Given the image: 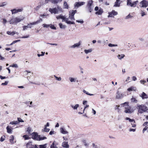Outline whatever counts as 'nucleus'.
<instances>
[{"label":"nucleus","mask_w":148,"mask_h":148,"mask_svg":"<svg viewBox=\"0 0 148 148\" xmlns=\"http://www.w3.org/2000/svg\"><path fill=\"white\" fill-rule=\"evenodd\" d=\"M77 12L76 10H72L70 11L69 12V16L68 18H66L65 16H63L60 14L56 16L57 19L60 18L62 19V21H65L67 24H75L74 22L71 21L69 20L70 19L72 21H74L75 19L74 17V15Z\"/></svg>","instance_id":"f257e3e1"},{"label":"nucleus","mask_w":148,"mask_h":148,"mask_svg":"<svg viewBox=\"0 0 148 148\" xmlns=\"http://www.w3.org/2000/svg\"><path fill=\"white\" fill-rule=\"evenodd\" d=\"M49 11L51 14H59L63 12L62 8L59 6L54 8H50L49 9Z\"/></svg>","instance_id":"f03ea898"},{"label":"nucleus","mask_w":148,"mask_h":148,"mask_svg":"<svg viewBox=\"0 0 148 148\" xmlns=\"http://www.w3.org/2000/svg\"><path fill=\"white\" fill-rule=\"evenodd\" d=\"M137 109H138V113L142 114L144 112L147 111L148 110L147 107L145 105L143 104L138 105Z\"/></svg>","instance_id":"7ed1b4c3"},{"label":"nucleus","mask_w":148,"mask_h":148,"mask_svg":"<svg viewBox=\"0 0 148 148\" xmlns=\"http://www.w3.org/2000/svg\"><path fill=\"white\" fill-rule=\"evenodd\" d=\"M31 135L32 138L38 140H43L46 138L45 137H40V136H39L37 133L35 132L32 133Z\"/></svg>","instance_id":"20e7f679"},{"label":"nucleus","mask_w":148,"mask_h":148,"mask_svg":"<svg viewBox=\"0 0 148 148\" xmlns=\"http://www.w3.org/2000/svg\"><path fill=\"white\" fill-rule=\"evenodd\" d=\"M23 18H21L18 17H15L11 19L9 22L10 24H16L23 20Z\"/></svg>","instance_id":"39448f33"},{"label":"nucleus","mask_w":148,"mask_h":148,"mask_svg":"<svg viewBox=\"0 0 148 148\" xmlns=\"http://www.w3.org/2000/svg\"><path fill=\"white\" fill-rule=\"evenodd\" d=\"M123 104H127L125 106L124 112L126 113H128L131 114L133 112V110L131 109V107L130 106L128 105V103L125 102Z\"/></svg>","instance_id":"423d86ee"},{"label":"nucleus","mask_w":148,"mask_h":148,"mask_svg":"<svg viewBox=\"0 0 148 148\" xmlns=\"http://www.w3.org/2000/svg\"><path fill=\"white\" fill-rule=\"evenodd\" d=\"M138 2V1L132 2V0H127V5L131 7H135L136 6Z\"/></svg>","instance_id":"0eeeda50"},{"label":"nucleus","mask_w":148,"mask_h":148,"mask_svg":"<svg viewBox=\"0 0 148 148\" xmlns=\"http://www.w3.org/2000/svg\"><path fill=\"white\" fill-rule=\"evenodd\" d=\"M139 6L141 8H146L148 6V1L143 0L140 3Z\"/></svg>","instance_id":"6e6552de"},{"label":"nucleus","mask_w":148,"mask_h":148,"mask_svg":"<svg viewBox=\"0 0 148 148\" xmlns=\"http://www.w3.org/2000/svg\"><path fill=\"white\" fill-rule=\"evenodd\" d=\"M93 2V1L92 0L89 1L87 5V6L88 7L90 12H91L93 8L92 7Z\"/></svg>","instance_id":"1a4fd4ad"},{"label":"nucleus","mask_w":148,"mask_h":148,"mask_svg":"<svg viewBox=\"0 0 148 148\" xmlns=\"http://www.w3.org/2000/svg\"><path fill=\"white\" fill-rule=\"evenodd\" d=\"M27 148H38V147L36 145H33L32 143L29 142L26 145Z\"/></svg>","instance_id":"9d476101"},{"label":"nucleus","mask_w":148,"mask_h":148,"mask_svg":"<svg viewBox=\"0 0 148 148\" xmlns=\"http://www.w3.org/2000/svg\"><path fill=\"white\" fill-rule=\"evenodd\" d=\"M124 95L120 92L119 91L116 93V98L117 99H121L123 97Z\"/></svg>","instance_id":"9b49d317"},{"label":"nucleus","mask_w":148,"mask_h":148,"mask_svg":"<svg viewBox=\"0 0 148 148\" xmlns=\"http://www.w3.org/2000/svg\"><path fill=\"white\" fill-rule=\"evenodd\" d=\"M22 9H14L13 10H11V11L12 12V14H15L18 12H21L23 11Z\"/></svg>","instance_id":"f8f14e48"},{"label":"nucleus","mask_w":148,"mask_h":148,"mask_svg":"<svg viewBox=\"0 0 148 148\" xmlns=\"http://www.w3.org/2000/svg\"><path fill=\"white\" fill-rule=\"evenodd\" d=\"M118 14V13L117 12L115 11L114 10H113L112 11L109 13V15L108 16V17H113V16H115Z\"/></svg>","instance_id":"ddd939ff"},{"label":"nucleus","mask_w":148,"mask_h":148,"mask_svg":"<svg viewBox=\"0 0 148 148\" xmlns=\"http://www.w3.org/2000/svg\"><path fill=\"white\" fill-rule=\"evenodd\" d=\"M85 3V2H76L74 4V6L75 7L78 8L79 6L83 5Z\"/></svg>","instance_id":"4468645a"},{"label":"nucleus","mask_w":148,"mask_h":148,"mask_svg":"<svg viewBox=\"0 0 148 148\" xmlns=\"http://www.w3.org/2000/svg\"><path fill=\"white\" fill-rule=\"evenodd\" d=\"M81 45L80 42H78L75 44L73 45L70 46V47L71 48H74L76 47H78Z\"/></svg>","instance_id":"2eb2a0df"},{"label":"nucleus","mask_w":148,"mask_h":148,"mask_svg":"<svg viewBox=\"0 0 148 148\" xmlns=\"http://www.w3.org/2000/svg\"><path fill=\"white\" fill-rule=\"evenodd\" d=\"M140 96L143 99L148 98V95L144 92H143L142 94H140Z\"/></svg>","instance_id":"dca6fc26"},{"label":"nucleus","mask_w":148,"mask_h":148,"mask_svg":"<svg viewBox=\"0 0 148 148\" xmlns=\"http://www.w3.org/2000/svg\"><path fill=\"white\" fill-rule=\"evenodd\" d=\"M62 146L66 148H69V145L68 144L67 142H64L62 143Z\"/></svg>","instance_id":"f3484780"},{"label":"nucleus","mask_w":148,"mask_h":148,"mask_svg":"<svg viewBox=\"0 0 148 148\" xmlns=\"http://www.w3.org/2000/svg\"><path fill=\"white\" fill-rule=\"evenodd\" d=\"M60 130L61 133L63 134H66L68 133V132L63 128H61Z\"/></svg>","instance_id":"a211bd4d"},{"label":"nucleus","mask_w":148,"mask_h":148,"mask_svg":"<svg viewBox=\"0 0 148 148\" xmlns=\"http://www.w3.org/2000/svg\"><path fill=\"white\" fill-rule=\"evenodd\" d=\"M69 79L70 81V82L71 83L75 82L77 81V78H73L71 77H70L69 78Z\"/></svg>","instance_id":"6ab92c4d"},{"label":"nucleus","mask_w":148,"mask_h":148,"mask_svg":"<svg viewBox=\"0 0 148 148\" xmlns=\"http://www.w3.org/2000/svg\"><path fill=\"white\" fill-rule=\"evenodd\" d=\"M7 33L9 35L13 36L15 34H16L17 35L18 34V33L16 32H11L9 31H8L7 32Z\"/></svg>","instance_id":"aec40b11"},{"label":"nucleus","mask_w":148,"mask_h":148,"mask_svg":"<svg viewBox=\"0 0 148 148\" xmlns=\"http://www.w3.org/2000/svg\"><path fill=\"white\" fill-rule=\"evenodd\" d=\"M10 138V141L12 144L16 142V141L14 140V137L13 136H11Z\"/></svg>","instance_id":"412c9836"},{"label":"nucleus","mask_w":148,"mask_h":148,"mask_svg":"<svg viewBox=\"0 0 148 148\" xmlns=\"http://www.w3.org/2000/svg\"><path fill=\"white\" fill-rule=\"evenodd\" d=\"M103 12V10L101 8L95 13L97 14L101 15Z\"/></svg>","instance_id":"4be33fe9"},{"label":"nucleus","mask_w":148,"mask_h":148,"mask_svg":"<svg viewBox=\"0 0 148 148\" xmlns=\"http://www.w3.org/2000/svg\"><path fill=\"white\" fill-rule=\"evenodd\" d=\"M136 87L133 86H131L130 87L128 88L127 89V90L129 91H131L133 90L136 91Z\"/></svg>","instance_id":"5701e85b"},{"label":"nucleus","mask_w":148,"mask_h":148,"mask_svg":"<svg viewBox=\"0 0 148 148\" xmlns=\"http://www.w3.org/2000/svg\"><path fill=\"white\" fill-rule=\"evenodd\" d=\"M42 21V19L40 18V19L39 20H38L32 23H30L31 24V25H36L37 24H38L40 22Z\"/></svg>","instance_id":"b1692460"},{"label":"nucleus","mask_w":148,"mask_h":148,"mask_svg":"<svg viewBox=\"0 0 148 148\" xmlns=\"http://www.w3.org/2000/svg\"><path fill=\"white\" fill-rule=\"evenodd\" d=\"M6 129L8 133L11 134L12 132V129L11 127H10L9 126H8L6 127Z\"/></svg>","instance_id":"393cba45"},{"label":"nucleus","mask_w":148,"mask_h":148,"mask_svg":"<svg viewBox=\"0 0 148 148\" xmlns=\"http://www.w3.org/2000/svg\"><path fill=\"white\" fill-rule=\"evenodd\" d=\"M120 0H116V2L115 3L114 7H118L120 6V3H119Z\"/></svg>","instance_id":"a878e982"},{"label":"nucleus","mask_w":148,"mask_h":148,"mask_svg":"<svg viewBox=\"0 0 148 148\" xmlns=\"http://www.w3.org/2000/svg\"><path fill=\"white\" fill-rule=\"evenodd\" d=\"M125 55L124 54H121V55L119 54L117 56V57L119 60H121L123 58L125 57Z\"/></svg>","instance_id":"bb28decb"},{"label":"nucleus","mask_w":148,"mask_h":148,"mask_svg":"<svg viewBox=\"0 0 148 148\" xmlns=\"http://www.w3.org/2000/svg\"><path fill=\"white\" fill-rule=\"evenodd\" d=\"M79 105L78 104H77L75 105V106H74L73 105H71V108L73 109V110H77L78 107H79Z\"/></svg>","instance_id":"cd10ccee"},{"label":"nucleus","mask_w":148,"mask_h":148,"mask_svg":"<svg viewBox=\"0 0 148 148\" xmlns=\"http://www.w3.org/2000/svg\"><path fill=\"white\" fill-rule=\"evenodd\" d=\"M59 25L60 28L62 29H64L66 27V25H63L61 23H59Z\"/></svg>","instance_id":"c85d7f7f"},{"label":"nucleus","mask_w":148,"mask_h":148,"mask_svg":"<svg viewBox=\"0 0 148 148\" xmlns=\"http://www.w3.org/2000/svg\"><path fill=\"white\" fill-rule=\"evenodd\" d=\"M55 142V141L53 142V144L51 145L50 148H58Z\"/></svg>","instance_id":"c756f323"},{"label":"nucleus","mask_w":148,"mask_h":148,"mask_svg":"<svg viewBox=\"0 0 148 148\" xmlns=\"http://www.w3.org/2000/svg\"><path fill=\"white\" fill-rule=\"evenodd\" d=\"M49 15L48 14L43 15L41 14L40 15V19L41 18L42 19V18H47V17Z\"/></svg>","instance_id":"7c9ffc66"},{"label":"nucleus","mask_w":148,"mask_h":148,"mask_svg":"<svg viewBox=\"0 0 148 148\" xmlns=\"http://www.w3.org/2000/svg\"><path fill=\"white\" fill-rule=\"evenodd\" d=\"M62 0H51V2L53 3H56L60 2Z\"/></svg>","instance_id":"2f4dec72"},{"label":"nucleus","mask_w":148,"mask_h":148,"mask_svg":"<svg viewBox=\"0 0 148 148\" xmlns=\"http://www.w3.org/2000/svg\"><path fill=\"white\" fill-rule=\"evenodd\" d=\"M125 119L126 120H129V121L130 122H133L134 123H135V120L133 119H131L128 117H126L125 118Z\"/></svg>","instance_id":"473e14b6"},{"label":"nucleus","mask_w":148,"mask_h":148,"mask_svg":"<svg viewBox=\"0 0 148 148\" xmlns=\"http://www.w3.org/2000/svg\"><path fill=\"white\" fill-rule=\"evenodd\" d=\"M140 14L142 16H143L146 14V13L143 10H141L140 11Z\"/></svg>","instance_id":"72a5a7b5"},{"label":"nucleus","mask_w":148,"mask_h":148,"mask_svg":"<svg viewBox=\"0 0 148 148\" xmlns=\"http://www.w3.org/2000/svg\"><path fill=\"white\" fill-rule=\"evenodd\" d=\"M7 4V3L5 2H3L0 3V7H3L6 5Z\"/></svg>","instance_id":"f704fd0d"},{"label":"nucleus","mask_w":148,"mask_h":148,"mask_svg":"<svg viewBox=\"0 0 148 148\" xmlns=\"http://www.w3.org/2000/svg\"><path fill=\"white\" fill-rule=\"evenodd\" d=\"M92 51V50L91 49H90L88 50L85 49L84 52L86 54H88L89 53L91 52Z\"/></svg>","instance_id":"c9c22d12"},{"label":"nucleus","mask_w":148,"mask_h":148,"mask_svg":"<svg viewBox=\"0 0 148 148\" xmlns=\"http://www.w3.org/2000/svg\"><path fill=\"white\" fill-rule=\"evenodd\" d=\"M64 8L68 9V5L66 1H64Z\"/></svg>","instance_id":"e433bc0d"},{"label":"nucleus","mask_w":148,"mask_h":148,"mask_svg":"<svg viewBox=\"0 0 148 148\" xmlns=\"http://www.w3.org/2000/svg\"><path fill=\"white\" fill-rule=\"evenodd\" d=\"M131 101L132 102H134L136 103L137 102V100L135 98L132 97L131 99Z\"/></svg>","instance_id":"4c0bfd02"},{"label":"nucleus","mask_w":148,"mask_h":148,"mask_svg":"<svg viewBox=\"0 0 148 148\" xmlns=\"http://www.w3.org/2000/svg\"><path fill=\"white\" fill-rule=\"evenodd\" d=\"M50 130V129L49 128H47L46 127H45L44 129L42 130V131L45 132H48Z\"/></svg>","instance_id":"58836bf2"},{"label":"nucleus","mask_w":148,"mask_h":148,"mask_svg":"<svg viewBox=\"0 0 148 148\" xmlns=\"http://www.w3.org/2000/svg\"><path fill=\"white\" fill-rule=\"evenodd\" d=\"M83 92L85 93L87 95H88L90 96H92L93 95V94H90L88 93V92L87 91H86L85 90H83Z\"/></svg>","instance_id":"ea45409f"},{"label":"nucleus","mask_w":148,"mask_h":148,"mask_svg":"<svg viewBox=\"0 0 148 148\" xmlns=\"http://www.w3.org/2000/svg\"><path fill=\"white\" fill-rule=\"evenodd\" d=\"M18 123V122L17 121H14L10 123V124L11 125H16Z\"/></svg>","instance_id":"a19ab883"},{"label":"nucleus","mask_w":148,"mask_h":148,"mask_svg":"<svg viewBox=\"0 0 148 148\" xmlns=\"http://www.w3.org/2000/svg\"><path fill=\"white\" fill-rule=\"evenodd\" d=\"M45 53V52L42 51L41 52L40 54H38L37 56L38 57L43 56H44Z\"/></svg>","instance_id":"79ce46f5"},{"label":"nucleus","mask_w":148,"mask_h":148,"mask_svg":"<svg viewBox=\"0 0 148 148\" xmlns=\"http://www.w3.org/2000/svg\"><path fill=\"white\" fill-rule=\"evenodd\" d=\"M55 78V79L57 80L58 81H60L62 80V78L60 77H58L57 76H56L55 75L54 76Z\"/></svg>","instance_id":"37998d69"},{"label":"nucleus","mask_w":148,"mask_h":148,"mask_svg":"<svg viewBox=\"0 0 148 148\" xmlns=\"http://www.w3.org/2000/svg\"><path fill=\"white\" fill-rule=\"evenodd\" d=\"M10 66L12 67H13L16 68H18V65L17 64H14L12 65H10Z\"/></svg>","instance_id":"c03bdc74"},{"label":"nucleus","mask_w":148,"mask_h":148,"mask_svg":"<svg viewBox=\"0 0 148 148\" xmlns=\"http://www.w3.org/2000/svg\"><path fill=\"white\" fill-rule=\"evenodd\" d=\"M23 137L24 138L25 140H28L29 139V137L27 135H25L23 136Z\"/></svg>","instance_id":"a18cd8bd"},{"label":"nucleus","mask_w":148,"mask_h":148,"mask_svg":"<svg viewBox=\"0 0 148 148\" xmlns=\"http://www.w3.org/2000/svg\"><path fill=\"white\" fill-rule=\"evenodd\" d=\"M108 45L110 47H116L117 46V45L112 44L111 43L109 44Z\"/></svg>","instance_id":"49530a36"},{"label":"nucleus","mask_w":148,"mask_h":148,"mask_svg":"<svg viewBox=\"0 0 148 148\" xmlns=\"http://www.w3.org/2000/svg\"><path fill=\"white\" fill-rule=\"evenodd\" d=\"M17 120L18 121V123L19 122H24V121L20 118H18Z\"/></svg>","instance_id":"de8ad7c7"},{"label":"nucleus","mask_w":148,"mask_h":148,"mask_svg":"<svg viewBox=\"0 0 148 148\" xmlns=\"http://www.w3.org/2000/svg\"><path fill=\"white\" fill-rule=\"evenodd\" d=\"M50 25L49 27H50L52 29H56V27H55L53 25H52L51 24Z\"/></svg>","instance_id":"09e8293b"},{"label":"nucleus","mask_w":148,"mask_h":148,"mask_svg":"<svg viewBox=\"0 0 148 148\" xmlns=\"http://www.w3.org/2000/svg\"><path fill=\"white\" fill-rule=\"evenodd\" d=\"M39 148H46V146L45 145H39Z\"/></svg>","instance_id":"8fccbe9b"},{"label":"nucleus","mask_w":148,"mask_h":148,"mask_svg":"<svg viewBox=\"0 0 148 148\" xmlns=\"http://www.w3.org/2000/svg\"><path fill=\"white\" fill-rule=\"evenodd\" d=\"M50 25H47V24H43V27H46V28H47V27H49Z\"/></svg>","instance_id":"3c124183"},{"label":"nucleus","mask_w":148,"mask_h":148,"mask_svg":"<svg viewBox=\"0 0 148 148\" xmlns=\"http://www.w3.org/2000/svg\"><path fill=\"white\" fill-rule=\"evenodd\" d=\"M132 17V16H131L130 14H129L126 16V19H128L129 18H131Z\"/></svg>","instance_id":"603ef678"},{"label":"nucleus","mask_w":148,"mask_h":148,"mask_svg":"<svg viewBox=\"0 0 148 148\" xmlns=\"http://www.w3.org/2000/svg\"><path fill=\"white\" fill-rule=\"evenodd\" d=\"M8 83V81H5V83H3L1 84V85L2 86L7 85Z\"/></svg>","instance_id":"864d4df0"},{"label":"nucleus","mask_w":148,"mask_h":148,"mask_svg":"<svg viewBox=\"0 0 148 148\" xmlns=\"http://www.w3.org/2000/svg\"><path fill=\"white\" fill-rule=\"evenodd\" d=\"M40 5H38L35 8V10L36 11H37L39 10V9L40 8Z\"/></svg>","instance_id":"5fc2aeb1"},{"label":"nucleus","mask_w":148,"mask_h":148,"mask_svg":"<svg viewBox=\"0 0 148 148\" xmlns=\"http://www.w3.org/2000/svg\"><path fill=\"white\" fill-rule=\"evenodd\" d=\"M23 30L25 31L26 29H27V28H28V26L27 25V26H24L23 27Z\"/></svg>","instance_id":"6e6d98bb"},{"label":"nucleus","mask_w":148,"mask_h":148,"mask_svg":"<svg viewBox=\"0 0 148 148\" xmlns=\"http://www.w3.org/2000/svg\"><path fill=\"white\" fill-rule=\"evenodd\" d=\"M136 129H131V128H130V129H129V131L130 132L132 131L133 132H134L136 131Z\"/></svg>","instance_id":"4d7b16f0"},{"label":"nucleus","mask_w":148,"mask_h":148,"mask_svg":"<svg viewBox=\"0 0 148 148\" xmlns=\"http://www.w3.org/2000/svg\"><path fill=\"white\" fill-rule=\"evenodd\" d=\"M148 122H145L143 124V126H145V127H147V124H148Z\"/></svg>","instance_id":"13d9d810"},{"label":"nucleus","mask_w":148,"mask_h":148,"mask_svg":"<svg viewBox=\"0 0 148 148\" xmlns=\"http://www.w3.org/2000/svg\"><path fill=\"white\" fill-rule=\"evenodd\" d=\"M140 82L141 84H144L146 82L145 80H141L140 81Z\"/></svg>","instance_id":"bf43d9fd"},{"label":"nucleus","mask_w":148,"mask_h":148,"mask_svg":"<svg viewBox=\"0 0 148 148\" xmlns=\"http://www.w3.org/2000/svg\"><path fill=\"white\" fill-rule=\"evenodd\" d=\"M148 127H145L143 130V133H144L146 130H148Z\"/></svg>","instance_id":"052dcab7"},{"label":"nucleus","mask_w":148,"mask_h":148,"mask_svg":"<svg viewBox=\"0 0 148 148\" xmlns=\"http://www.w3.org/2000/svg\"><path fill=\"white\" fill-rule=\"evenodd\" d=\"M76 21L78 23H82L84 22V21L82 20H76Z\"/></svg>","instance_id":"680f3d73"},{"label":"nucleus","mask_w":148,"mask_h":148,"mask_svg":"<svg viewBox=\"0 0 148 148\" xmlns=\"http://www.w3.org/2000/svg\"><path fill=\"white\" fill-rule=\"evenodd\" d=\"M7 22V21L6 19H3V25H5Z\"/></svg>","instance_id":"e2e57ef3"},{"label":"nucleus","mask_w":148,"mask_h":148,"mask_svg":"<svg viewBox=\"0 0 148 148\" xmlns=\"http://www.w3.org/2000/svg\"><path fill=\"white\" fill-rule=\"evenodd\" d=\"M92 113H93V114L95 115L96 113V112L93 109H92Z\"/></svg>","instance_id":"0e129e2a"},{"label":"nucleus","mask_w":148,"mask_h":148,"mask_svg":"<svg viewBox=\"0 0 148 148\" xmlns=\"http://www.w3.org/2000/svg\"><path fill=\"white\" fill-rule=\"evenodd\" d=\"M29 36L28 35V36H23L22 37H21V38H29Z\"/></svg>","instance_id":"69168bd1"},{"label":"nucleus","mask_w":148,"mask_h":148,"mask_svg":"<svg viewBox=\"0 0 148 148\" xmlns=\"http://www.w3.org/2000/svg\"><path fill=\"white\" fill-rule=\"evenodd\" d=\"M54 131H51L49 132V134L50 135H52L54 134Z\"/></svg>","instance_id":"338daca9"},{"label":"nucleus","mask_w":148,"mask_h":148,"mask_svg":"<svg viewBox=\"0 0 148 148\" xmlns=\"http://www.w3.org/2000/svg\"><path fill=\"white\" fill-rule=\"evenodd\" d=\"M87 103V101L86 100H84L83 101V104L84 105H86V104Z\"/></svg>","instance_id":"774afa93"}]
</instances>
